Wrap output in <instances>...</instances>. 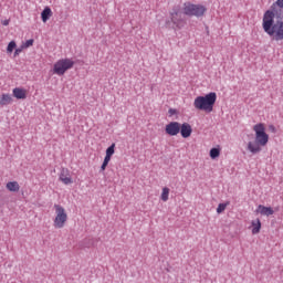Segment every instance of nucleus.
I'll return each instance as SVG.
<instances>
[{
    "label": "nucleus",
    "mask_w": 283,
    "mask_h": 283,
    "mask_svg": "<svg viewBox=\"0 0 283 283\" xmlns=\"http://www.w3.org/2000/svg\"><path fill=\"white\" fill-rule=\"evenodd\" d=\"M275 13L268 10L263 15V30L272 41H283V21L275 22Z\"/></svg>",
    "instance_id": "f257e3e1"
},
{
    "label": "nucleus",
    "mask_w": 283,
    "mask_h": 283,
    "mask_svg": "<svg viewBox=\"0 0 283 283\" xmlns=\"http://www.w3.org/2000/svg\"><path fill=\"white\" fill-rule=\"evenodd\" d=\"M217 98L218 95L213 92L206 96H198L193 102V107L196 109H201L202 112L211 113L213 112V105H216Z\"/></svg>",
    "instance_id": "f03ea898"
},
{
    "label": "nucleus",
    "mask_w": 283,
    "mask_h": 283,
    "mask_svg": "<svg viewBox=\"0 0 283 283\" xmlns=\"http://www.w3.org/2000/svg\"><path fill=\"white\" fill-rule=\"evenodd\" d=\"M184 14L186 17H196L200 19V17H205V12H207V7L202 4H193L191 2L184 3Z\"/></svg>",
    "instance_id": "7ed1b4c3"
},
{
    "label": "nucleus",
    "mask_w": 283,
    "mask_h": 283,
    "mask_svg": "<svg viewBox=\"0 0 283 283\" xmlns=\"http://www.w3.org/2000/svg\"><path fill=\"white\" fill-rule=\"evenodd\" d=\"M55 209V219L53 220V227L55 229H63L65 227V222H67V212H65V208L61 205H54Z\"/></svg>",
    "instance_id": "20e7f679"
},
{
    "label": "nucleus",
    "mask_w": 283,
    "mask_h": 283,
    "mask_svg": "<svg viewBox=\"0 0 283 283\" xmlns=\"http://www.w3.org/2000/svg\"><path fill=\"white\" fill-rule=\"evenodd\" d=\"M74 67V62L72 59H61L53 65V74L57 76H63L67 70H72Z\"/></svg>",
    "instance_id": "39448f33"
},
{
    "label": "nucleus",
    "mask_w": 283,
    "mask_h": 283,
    "mask_svg": "<svg viewBox=\"0 0 283 283\" xmlns=\"http://www.w3.org/2000/svg\"><path fill=\"white\" fill-rule=\"evenodd\" d=\"M253 132L255 133V139L259 145L262 147H266L269 144V134H266V128L264 127V124L259 123L253 126Z\"/></svg>",
    "instance_id": "423d86ee"
},
{
    "label": "nucleus",
    "mask_w": 283,
    "mask_h": 283,
    "mask_svg": "<svg viewBox=\"0 0 283 283\" xmlns=\"http://www.w3.org/2000/svg\"><path fill=\"white\" fill-rule=\"evenodd\" d=\"M170 20L178 30L182 28V18L180 17V10L178 8H174L172 11L170 12Z\"/></svg>",
    "instance_id": "0eeeda50"
},
{
    "label": "nucleus",
    "mask_w": 283,
    "mask_h": 283,
    "mask_svg": "<svg viewBox=\"0 0 283 283\" xmlns=\"http://www.w3.org/2000/svg\"><path fill=\"white\" fill-rule=\"evenodd\" d=\"M165 132L168 136H178L180 133V123L170 122L166 125Z\"/></svg>",
    "instance_id": "6e6552de"
},
{
    "label": "nucleus",
    "mask_w": 283,
    "mask_h": 283,
    "mask_svg": "<svg viewBox=\"0 0 283 283\" xmlns=\"http://www.w3.org/2000/svg\"><path fill=\"white\" fill-rule=\"evenodd\" d=\"M262 145L260 143H258L256 140L253 142H249L248 143V151H250V154H252L253 156H255V154H260V151H262Z\"/></svg>",
    "instance_id": "1a4fd4ad"
},
{
    "label": "nucleus",
    "mask_w": 283,
    "mask_h": 283,
    "mask_svg": "<svg viewBox=\"0 0 283 283\" xmlns=\"http://www.w3.org/2000/svg\"><path fill=\"white\" fill-rule=\"evenodd\" d=\"M59 180L63 182V185H72V177H70V170L67 168H62Z\"/></svg>",
    "instance_id": "9d476101"
},
{
    "label": "nucleus",
    "mask_w": 283,
    "mask_h": 283,
    "mask_svg": "<svg viewBox=\"0 0 283 283\" xmlns=\"http://www.w3.org/2000/svg\"><path fill=\"white\" fill-rule=\"evenodd\" d=\"M12 94L14 98H18V101H25L28 98V91L22 87L13 88Z\"/></svg>",
    "instance_id": "9b49d317"
},
{
    "label": "nucleus",
    "mask_w": 283,
    "mask_h": 283,
    "mask_svg": "<svg viewBox=\"0 0 283 283\" xmlns=\"http://www.w3.org/2000/svg\"><path fill=\"white\" fill-rule=\"evenodd\" d=\"M193 129L191 128V125L189 123H184L182 125L180 124V130L182 138H189L191 136V133Z\"/></svg>",
    "instance_id": "f8f14e48"
},
{
    "label": "nucleus",
    "mask_w": 283,
    "mask_h": 283,
    "mask_svg": "<svg viewBox=\"0 0 283 283\" xmlns=\"http://www.w3.org/2000/svg\"><path fill=\"white\" fill-rule=\"evenodd\" d=\"M13 101L14 99L12 98V95L8 93H3L2 95H0V105L2 107L6 105H12Z\"/></svg>",
    "instance_id": "ddd939ff"
},
{
    "label": "nucleus",
    "mask_w": 283,
    "mask_h": 283,
    "mask_svg": "<svg viewBox=\"0 0 283 283\" xmlns=\"http://www.w3.org/2000/svg\"><path fill=\"white\" fill-rule=\"evenodd\" d=\"M256 211L258 213H261V216H273V213H275V211H273V208L262 205L258 207Z\"/></svg>",
    "instance_id": "4468645a"
},
{
    "label": "nucleus",
    "mask_w": 283,
    "mask_h": 283,
    "mask_svg": "<svg viewBox=\"0 0 283 283\" xmlns=\"http://www.w3.org/2000/svg\"><path fill=\"white\" fill-rule=\"evenodd\" d=\"M252 224V234L253 235H258V233H260V230L262 229V222L260 221V219H255L251 222Z\"/></svg>",
    "instance_id": "2eb2a0df"
},
{
    "label": "nucleus",
    "mask_w": 283,
    "mask_h": 283,
    "mask_svg": "<svg viewBox=\"0 0 283 283\" xmlns=\"http://www.w3.org/2000/svg\"><path fill=\"white\" fill-rule=\"evenodd\" d=\"M51 17H52V9H50V7L44 8V10L41 13V19L43 23H48Z\"/></svg>",
    "instance_id": "dca6fc26"
},
{
    "label": "nucleus",
    "mask_w": 283,
    "mask_h": 283,
    "mask_svg": "<svg viewBox=\"0 0 283 283\" xmlns=\"http://www.w3.org/2000/svg\"><path fill=\"white\" fill-rule=\"evenodd\" d=\"M7 189L9 191L17 192V191H19V189H21V187L19 186V182H17V181H9L7 184Z\"/></svg>",
    "instance_id": "f3484780"
},
{
    "label": "nucleus",
    "mask_w": 283,
    "mask_h": 283,
    "mask_svg": "<svg viewBox=\"0 0 283 283\" xmlns=\"http://www.w3.org/2000/svg\"><path fill=\"white\" fill-rule=\"evenodd\" d=\"M160 200H163V202H167V200H169V188L167 187L163 188Z\"/></svg>",
    "instance_id": "a211bd4d"
},
{
    "label": "nucleus",
    "mask_w": 283,
    "mask_h": 283,
    "mask_svg": "<svg viewBox=\"0 0 283 283\" xmlns=\"http://www.w3.org/2000/svg\"><path fill=\"white\" fill-rule=\"evenodd\" d=\"M220 157V148H212L210 150V158H212V160H216V158Z\"/></svg>",
    "instance_id": "6ab92c4d"
},
{
    "label": "nucleus",
    "mask_w": 283,
    "mask_h": 283,
    "mask_svg": "<svg viewBox=\"0 0 283 283\" xmlns=\"http://www.w3.org/2000/svg\"><path fill=\"white\" fill-rule=\"evenodd\" d=\"M17 48V42L11 41L9 42L8 46H7V52L9 54H12V52H14V49Z\"/></svg>",
    "instance_id": "aec40b11"
},
{
    "label": "nucleus",
    "mask_w": 283,
    "mask_h": 283,
    "mask_svg": "<svg viewBox=\"0 0 283 283\" xmlns=\"http://www.w3.org/2000/svg\"><path fill=\"white\" fill-rule=\"evenodd\" d=\"M116 149V144H112L107 149H106V156L111 157L114 156V151Z\"/></svg>",
    "instance_id": "412c9836"
},
{
    "label": "nucleus",
    "mask_w": 283,
    "mask_h": 283,
    "mask_svg": "<svg viewBox=\"0 0 283 283\" xmlns=\"http://www.w3.org/2000/svg\"><path fill=\"white\" fill-rule=\"evenodd\" d=\"M224 209H227V203H219V206L217 208V213H222V211H224Z\"/></svg>",
    "instance_id": "4be33fe9"
},
{
    "label": "nucleus",
    "mask_w": 283,
    "mask_h": 283,
    "mask_svg": "<svg viewBox=\"0 0 283 283\" xmlns=\"http://www.w3.org/2000/svg\"><path fill=\"white\" fill-rule=\"evenodd\" d=\"M31 45H34V40L33 39L27 40V42L24 43V48H31Z\"/></svg>",
    "instance_id": "5701e85b"
},
{
    "label": "nucleus",
    "mask_w": 283,
    "mask_h": 283,
    "mask_svg": "<svg viewBox=\"0 0 283 283\" xmlns=\"http://www.w3.org/2000/svg\"><path fill=\"white\" fill-rule=\"evenodd\" d=\"M273 6H277L279 8L283 9V0H276Z\"/></svg>",
    "instance_id": "b1692460"
},
{
    "label": "nucleus",
    "mask_w": 283,
    "mask_h": 283,
    "mask_svg": "<svg viewBox=\"0 0 283 283\" xmlns=\"http://www.w3.org/2000/svg\"><path fill=\"white\" fill-rule=\"evenodd\" d=\"M109 160H112V157H109L108 155H106L103 163H104L105 165H109Z\"/></svg>",
    "instance_id": "393cba45"
},
{
    "label": "nucleus",
    "mask_w": 283,
    "mask_h": 283,
    "mask_svg": "<svg viewBox=\"0 0 283 283\" xmlns=\"http://www.w3.org/2000/svg\"><path fill=\"white\" fill-rule=\"evenodd\" d=\"M21 52H23V49L22 48H20V49H15V51H14V56H19V54L21 53Z\"/></svg>",
    "instance_id": "a878e982"
},
{
    "label": "nucleus",
    "mask_w": 283,
    "mask_h": 283,
    "mask_svg": "<svg viewBox=\"0 0 283 283\" xmlns=\"http://www.w3.org/2000/svg\"><path fill=\"white\" fill-rule=\"evenodd\" d=\"M107 169V164L103 163L101 166V171H105Z\"/></svg>",
    "instance_id": "bb28decb"
},
{
    "label": "nucleus",
    "mask_w": 283,
    "mask_h": 283,
    "mask_svg": "<svg viewBox=\"0 0 283 283\" xmlns=\"http://www.w3.org/2000/svg\"><path fill=\"white\" fill-rule=\"evenodd\" d=\"M2 25H10V20L2 21Z\"/></svg>",
    "instance_id": "cd10ccee"
},
{
    "label": "nucleus",
    "mask_w": 283,
    "mask_h": 283,
    "mask_svg": "<svg viewBox=\"0 0 283 283\" xmlns=\"http://www.w3.org/2000/svg\"><path fill=\"white\" fill-rule=\"evenodd\" d=\"M169 114H176V111H174V109H169Z\"/></svg>",
    "instance_id": "c85d7f7f"
}]
</instances>
